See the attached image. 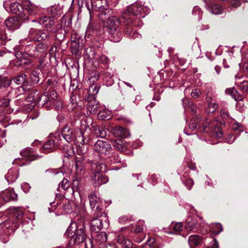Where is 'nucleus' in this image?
Listing matches in <instances>:
<instances>
[{
	"label": "nucleus",
	"instance_id": "f257e3e1",
	"mask_svg": "<svg viewBox=\"0 0 248 248\" xmlns=\"http://www.w3.org/2000/svg\"><path fill=\"white\" fill-rule=\"evenodd\" d=\"M143 10V6L137 3L128 7L126 9L124 10L122 12V19L125 26L124 28V32L132 39L140 38L141 37V35L137 31H133L132 27L139 26L136 22L139 18L144 17V16H140Z\"/></svg>",
	"mask_w": 248,
	"mask_h": 248
},
{
	"label": "nucleus",
	"instance_id": "473e14b6",
	"mask_svg": "<svg viewBox=\"0 0 248 248\" xmlns=\"http://www.w3.org/2000/svg\"><path fill=\"white\" fill-rule=\"evenodd\" d=\"M89 199L90 201V205L92 209H94L97 206L98 202V198L95 193H91L89 195Z\"/></svg>",
	"mask_w": 248,
	"mask_h": 248
},
{
	"label": "nucleus",
	"instance_id": "052dcab7",
	"mask_svg": "<svg viewBox=\"0 0 248 248\" xmlns=\"http://www.w3.org/2000/svg\"><path fill=\"white\" fill-rule=\"evenodd\" d=\"M128 220V218L127 217L123 216L119 218V222L120 223L124 224Z\"/></svg>",
	"mask_w": 248,
	"mask_h": 248
},
{
	"label": "nucleus",
	"instance_id": "f8f14e48",
	"mask_svg": "<svg viewBox=\"0 0 248 248\" xmlns=\"http://www.w3.org/2000/svg\"><path fill=\"white\" fill-rule=\"evenodd\" d=\"M93 241L96 245L99 248H105L108 246L107 244V235L106 232H101L98 233L92 234Z\"/></svg>",
	"mask_w": 248,
	"mask_h": 248
},
{
	"label": "nucleus",
	"instance_id": "603ef678",
	"mask_svg": "<svg viewBox=\"0 0 248 248\" xmlns=\"http://www.w3.org/2000/svg\"><path fill=\"white\" fill-rule=\"evenodd\" d=\"M229 2L235 8L238 7L240 5V0H229Z\"/></svg>",
	"mask_w": 248,
	"mask_h": 248
},
{
	"label": "nucleus",
	"instance_id": "4d7b16f0",
	"mask_svg": "<svg viewBox=\"0 0 248 248\" xmlns=\"http://www.w3.org/2000/svg\"><path fill=\"white\" fill-rule=\"evenodd\" d=\"M155 243V240L153 238H150L148 239L147 241V245H149V248H158L156 247L155 245L154 244Z\"/></svg>",
	"mask_w": 248,
	"mask_h": 248
},
{
	"label": "nucleus",
	"instance_id": "20e7f679",
	"mask_svg": "<svg viewBox=\"0 0 248 248\" xmlns=\"http://www.w3.org/2000/svg\"><path fill=\"white\" fill-rule=\"evenodd\" d=\"M65 235L71 238L70 243L74 244L83 243L87 236L85 228L83 224L71 223L67 229Z\"/></svg>",
	"mask_w": 248,
	"mask_h": 248
},
{
	"label": "nucleus",
	"instance_id": "2f4dec72",
	"mask_svg": "<svg viewBox=\"0 0 248 248\" xmlns=\"http://www.w3.org/2000/svg\"><path fill=\"white\" fill-rule=\"evenodd\" d=\"M208 10L213 14L219 15L222 11V7L217 4H212L208 7Z\"/></svg>",
	"mask_w": 248,
	"mask_h": 248
},
{
	"label": "nucleus",
	"instance_id": "bf43d9fd",
	"mask_svg": "<svg viewBox=\"0 0 248 248\" xmlns=\"http://www.w3.org/2000/svg\"><path fill=\"white\" fill-rule=\"evenodd\" d=\"M100 60L104 64H107L108 62V57L105 55H101L100 57Z\"/></svg>",
	"mask_w": 248,
	"mask_h": 248
},
{
	"label": "nucleus",
	"instance_id": "423d86ee",
	"mask_svg": "<svg viewBox=\"0 0 248 248\" xmlns=\"http://www.w3.org/2000/svg\"><path fill=\"white\" fill-rule=\"evenodd\" d=\"M62 135V138L69 143L74 141L82 145L86 143L83 133L80 131L79 135L77 136L74 130L68 125H66L63 128Z\"/></svg>",
	"mask_w": 248,
	"mask_h": 248
},
{
	"label": "nucleus",
	"instance_id": "2eb2a0df",
	"mask_svg": "<svg viewBox=\"0 0 248 248\" xmlns=\"http://www.w3.org/2000/svg\"><path fill=\"white\" fill-rule=\"evenodd\" d=\"M91 180L94 186H99L103 184H106L108 181V178L102 173H96L92 172Z\"/></svg>",
	"mask_w": 248,
	"mask_h": 248
},
{
	"label": "nucleus",
	"instance_id": "ea45409f",
	"mask_svg": "<svg viewBox=\"0 0 248 248\" xmlns=\"http://www.w3.org/2000/svg\"><path fill=\"white\" fill-rule=\"evenodd\" d=\"M211 231L214 234H217L222 231V227L220 224L216 223L212 227Z\"/></svg>",
	"mask_w": 248,
	"mask_h": 248
},
{
	"label": "nucleus",
	"instance_id": "72a5a7b5",
	"mask_svg": "<svg viewBox=\"0 0 248 248\" xmlns=\"http://www.w3.org/2000/svg\"><path fill=\"white\" fill-rule=\"evenodd\" d=\"M93 133L97 137L102 138L105 137L107 135V133L104 128L98 125L94 126Z\"/></svg>",
	"mask_w": 248,
	"mask_h": 248
},
{
	"label": "nucleus",
	"instance_id": "aec40b11",
	"mask_svg": "<svg viewBox=\"0 0 248 248\" xmlns=\"http://www.w3.org/2000/svg\"><path fill=\"white\" fill-rule=\"evenodd\" d=\"M116 242L121 245L123 248H131L132 247V243L130 240L122 234L118 235Z\"/></svg>",
	"mask_w": 248,
	"mask_h": 248
},
{
	"label": "nucleus",
	"instance_id": "393cba45",
	"mask_svg": "<svg viewBox=\"0 0 248 248\" xmlns=\"http://www.w3.org/2000/svg\"><path fill=\"white\" fill-rule=\"evenodd\" d=\"M198 225L199 224L196 219H191L186 222L185 227L187 231L196 232L198 231Z\"/></svg>",
	"mask_w": 248,
	"mask_h": 248
},
{
	"label": "nucleus",
	"instance_id": "69168bd1",
	"mask_svg": "<svg viewBox=\"0 0 248 248\" xmlns=\"http://www.w3.org/2000/svg\"><path fill=\"white\" fill-rule=\"evenodd\" d=\"M189 110L191 112H192L193 114H196L197 113V110L195 107L193 105L190 106Z\"/></svg>",
	"mask_w": 248,
	"mask_h": 248
},
{
	"label": "nucleus",
	"instance_id": "bb28decb",
	"mask_svg": "<svg viewBox=\"0 0 248 248\" xmlns=\"http://www.w3.org/2000/svg\"><path fill=\"white\" fill-rule=\"evenodd\" d=\"M99 107L100 105L95 100H93L88 103L87 108L90 113L95 114Z\"/></svg>",
	"mask_w": 248,
	"mask_h": 248
},
{
	"label": "nucleus",
	"instance_id": "a878e982",
	"mask_svg": "<svg viewBox=\"0 0 248 248\" xmlns=\"http://www.w3.org/2000/svg\"><path fill=\"white\" fill-rule=\"evenodd\" d=\"M29 84H31V87L32 85L37 84L40 80V73L37 71H32L30 75Z\"/></svg>",
	"mask_w": 248,
	"mask_h": 248
},
{
	"label": "nucleus",
	"instance_id": "39448f33",
	"mask_svg": "<svg viewBox=\"0 0 248 248\" xmlns=\"http://www.w3.org/2000/svg\"><path fill=\"white\" fill-rule=\"evenodd\" d=\"M82 3L81 6L84 5L89 11L90 15H91V9L90 8V3H91L92 9L95 11L102 12L99 14V16L101 19H105L104 16L107 15L111 13V11L108 9V2L107 0H80Z\"/></svg>",
	"mask_w": 248,
	"mask_h": 248
},
{
	"label": "nucleus",
	"instance_id": "c03bdc74",
	"mask_svg": "<svg viewBox=\"0 0 248 248\" xmlns=\"http://www.w3.org/2000/svg\"><path fill=\"white\" fill-rule=\"evenodd\" d=\"M201 94L202 92L201 90L199 89H195L194 90H192L191 93V95L194 98H197L199 97Z\"/></svg>",
	"mask_w": 248,
	"mask_h": 248
},
{
	"label": "nucleus",
	"instance_id": "6e6552de",
	"mask_svg": "<svg viewBox=\"0 0 248 248\" xmlns=\"http://www.w3.org/2000/svg\"><path fill=\"white\" fill-rule=\"evenodd\" d=\"M93 149L95 152L98 153L103 159L112 151L110 144L108 141L102 140H98L95 142Z\"/></svg>",
	"mask_w": 248,
	"mask_h": 248
},
{
	"label": "nucleus",
	"instance_id": "8fccbe9b",
	"mask_svg": "<svg viewBox=\"0 0 248 248\" xmlns=\"http://www.w3.org/2000/svg\"><path fill=\"white\" fill-rule=\"evenodd\" d=\"M7 39V36L5 34L4 30L0 29V45L2 42Z\"/></svg>",
	"mask_w": 248,
	"mask_h": 248
},
{
	"label": "nucleus",
	"instance_id": "a211bd4d",
	"mask_svg": "<svg viewBox=\"0 0 248 248\" xmlns=\"http://www.w3.org/2000/svg\"><path fill=\"white\" fill-rule=\"evenodd\" d=\"M104 225L103 219L100 218H93L91 222L90 229L92 234L93 232L94 233L100 231Z\"/></svg>",
	"mask_w": 248,
	"mask_h": 248
},
{
	"label": "nucleus",
	"instance_id": "412c9836",
	"mask_svg": "<svg viewBox=\"0 0 248 248\" xmlns=\"http://www.w3.org/2000/svg\"><path fill=\"white\" fill-rule=\"evenodd\" d=\"M116 242L121 245L123 248H131L132 247V243L130 240L122 234L118 235Z\"/></svg>",
	"mask_w": 248,
	"mask_h": 248
},
{
	"label": "nucleus",
	"instance_id": "09e8293b",
	"mask_svg": "<svg viewBox=\"0 0 248 248\" xmlns=\"http://www.w3.org/2000/svg\"><path fill=\"white\" fill-rule=\"evenodd\" d=\"M240 88L244 93L248 92V81H245L241 83Z\"/></svg>",
	"mask_w": 248,
	"mask_h": 248
},
{
	"label": "nucleus",
	"instance_id": "3c124183",
	"mask_svg": "<svg viewBox=\"0 0 248 248\" xmlns=\"http://www.w3.org/2000/svg\"><path fill=\"white\" fill-rule=\"evenodd\" d=\"M173 229L175 232H180L183 229V225L181 223L178 222L174 224L172 227Z\"/></svg>",
	"mask_w": 248,
	"mask_h": 248
},
{
	"label": "nucleus",
	"instance_id": "774afa93",
	"mask_svg": "<svg viewBox=\"0 0 248 248\" xmlns=\"http://www.w3.org/2000/svg\"><path fill=\"white\" fill-rule=\"evenodd\" d=\"M18 159L15 160L14 161V163L15 164H18L20 166H23L25 165L28 164L27 162V163H22L21 164H20V163H18Z\"/></svg>",
	"mask_w": 248,
	"mask_h": 248
},
{
	"label": "nucleus",
	"instance_id": "c756f323",
	"mask_svg": "<svg viewBox=\"0 0 248 248\" xmlns=\"http://www.w3.org/2000/svg\"><path fill=\"white\" fill-rule=\"evenodd\" d=\"M104 159L106 160L108 163L110 164H114L121 162V158L117 154H114L111 155H108L105 157Z\"/></svg>",
	"mask_w": 248,
	"mask_h": 248
},
{
	"label": "nucleus",
	"instance_id": "f704fd0d",
	"mask_svg": "<svg viewBox=\"0 0 248 248\" xmlns=\"http://www.w3.org/2000/svg\"><path fill=\"white\" fill-rule=\"evenodd\" d=\"M17 178L16 172L13 170H9L8 172L5 175V178L9 183L14 182Z\"/></svg>",
	"mask_w": 248,
	"mask_h": 248
},
{
	"label": "nucleus",
	"instance_id": "4c0bfd02",
	"mask_svg": "<svg viewBox=\"0 0 248 248\" xmlns=\"http://www.w3.org/2000/svg\"><path fill=\"white\" fill-rule=\"evenodd\" d=\"M208 241L210 242V244L207 246L206 248H219L218 244L216 239L213 237L208 238Z\"/></svg>",
	"mask_w": 248,
	"mask_h": 248
},
{
	"label": "nucleus",
	"instance_id": "79ce46f5",
	"mask_svg": "<svg viewBox=\"0 0 248 248\" xmlns=\"http://www.w3.org/2000/svg\"><path fill=\"white\" fill-rule=\"evenodd\" d=\"M23 211L18 208H16L14 211V217L15 218L20 220L23 217Z\"/></svg>",
	"mask_w": 248,
	"mask_h": 248
},
{
	"label": "nucleus",
	"instance_id": "9b49d317",
	"mask_svg": "<svg viewBox=\"0 0 248 248\" xmlns=\"http://www.w3.org/2000/svg\"><path fill=\"white\" fill-rule=\"evenodd\" d=\"M49 31L45 30L31 29L29 31L28 37L34 41H40L49 38Z\"/></svg>",
	"mask_w": 248,
	"mask_h": 248
},
{
	"label": "nucleus",
	"instance_id": "c9c22d12",
	"mask_svg": "<svg viewBox=\"0 0 248 248\" xmlns=\"http://www.w3.org/2000/svg\"><path fill=\"white\" fill-rule=\"evenodd\" d=\"M218 108L217 104L216 103L209 102L208 103L206 108V111L208 114L214 112Z\"/></svg>",
	"mask_w": 248,
	"mask_h": 248
},
{
	"label": "nucleus",
	"instance_id": "b1692460",
	"mask_svg": "<svg viewBox=\"0 0 248 248\" xmlns=\"http://www.w3.org/2000/svg\"><path fill=\"white\" fill-rule=\"evenodd\" d=\"M202 238L198 235H191L188 238V244L190 248H195L202 242Z\"/></svg>",
	"mask_w": 248,
	"mask_h": 248
},
{
	"label": "nucleus",
	"instance_id": "6e6d98bb",
	"mask_svg": "<svg viewBox=\"0 0 248 248\" xmlns=\"http://www.w3.org/2000/svg\"><path fill=\"white\" fill-rule=\"evenodd\" d=\"M194 184L193 181L191 179H188L185 182V185L186 186L188 189L190 190L191 186Z\"/></svg>",
	"mask_w": 248,
	"mask_h": 248
},
{
	"label": "nucleus",
	"instance_id": "0e129e2a",
	"mask_svg": "<svg viewBox=\"0 0 248 248\" xmlns=\"http://www.w3.org/2000/svg\"><path fill=\"white\" fill-rule=\"evenodd\" d=\"M79 147L77 149V153L78 154H79V155H83L86 153V150L85 149H81L79 146L80 144H78Z\"/></svg>",
	"mask_w": 248,
	"mask_h": 248
},
{
	"label": "nucleus",
	"instance_id": "13d9d810",
	"mask_svg": "<svg viewBox=\"0 0 248 248\" xmlns=\"http://www.w3.org/2000/svg\"><path fill=\"white\" fill-rule=\"evenodd\" d=\"M5 121H6V116L4 110L1 108L0 109V122H3Z\"/></svg>",
	"mask_w": 248,
	"mask_h": 248
},
{
	"label": "nucleus",
	"instance_id": "49530a36",
	"mask_svg": "<svg viewBox=\"0 0 248 248\" xmlns=\"http://www.w3.org/2000/svg\"><path fill=\"white\" fill-rule=\"evenodd\" d=\"M143 221H139L136 225V227L135 229V232L137 233H139L141 232L143 229Z\"/></svg>",
	"mask_w": 248,
	"mask_h": 248
},
{
	"label": "nucleus",
	"instance_id": "9d476101",
	"mask_svg": "<svg viewBox=\"0 0 248 248\" xmlns=\"http://www.w3.org/2000/svg\"><path fill=\"white\" fill-rule=\"evenodd\" d=\"M62 140L59 135L55 136L54 139H50L46 140L44 144L42 151L44 153H49L53 152L60 148L61 147V141Z\"/></svg>",
	"mask_w": 248,
	"mask_h": 248
},
{
	"label": "nucleus",
	"instance_id": "37998d69",
	"mask_svg": "<svg viewBox=\"0 0 248 248\" xmlns=\"http://www.w3.org/2000/svg\"><path fill=\"white\" fill-rule=\"evenodd\" d=\"M98 91H99V88L96 85H93V84L92 85L89 89V92L90 93H91L93 95L97 94L98 92Z\"/></svg>",
	"mask_w": 248,
	"mask_h": 248
},
{
	"label": "nucleus",
	"instance_id": "e433bc0d",
	"mask_svg": "<svg viewBox=\"0 0 248 248\" xmlns=\"http://www.w3.org/2000/svg\"><path fill=\"white\" fill-rule=\"evenodd\" d=\"M201 119V117L200 116L196 117V118H193L190 123L189 124V128L191 129V130H194L196 129V128L198 126V123L200 122Z\"/></svg>",
	"mask_w": 248,
	"mask_h": 248
},
{
	"label": "nucleus",
	"instance_id": "c85d7f7f",
	"mask_svg": "<svg viewBox=\"0 0 248 248\" xmlns=\"http://www.w3.org/2000/svg\"><path fill=\"white\" fill-rule=\"evenodd\" d=\"M84 164L82 157L77 158L75 163L76 173L78 175L81 174V171L83 170Z\"/></svg>",
	"mask_w": 248,
	"mask_h": 248
},
{
	"label": "nucleus",
	"instance_id": "6ab92c4d",
	"mask_svg": "<svg viewBox=\"0 0 248 248\" xmlns=\"http://www.w3.org/2000/svg\"><path fill=\"white\" fill-rule=\"evenodd\" d=\"M38 23L40 25H43L47 30L51 29L55 24V20L53 17L48 16H43L40 17L38 20Z\"/></svg>",
	"mask_w": 248,
	"mask_h": 248
},
{
	"label": "nucleus",
	"instance_id": "ddd939ff",
	"mask_svg": "<svg viewBox=\"0 0 248 248\" xmlns=\"http://www.w3.org/2000/svg\"><path fill=\"white\" fill-rule=\"evenodd\" d=\"M203 131L206 128L211 130L212 132L216 133V136L221 138L223 136L222 133L219 130L217 123L216 121L211 122L209 119H206L202 124Z\"/></svg>",
	"mask_w": 248,
	"mask_h": 248
},
{
	"label": "nucleus",
	"instance_id": "58836bf2",
	"mask_svg": "<svg viewBox=\"0 0 248 248\" xmlns=\"http://www.w3.org/2000/svg\"><path fill=\"white\" fill-rule=\"evenodd\" d=\"M70 184L67 179L64 178L59 185V188L61 187L64 190H67L69 189Z\"/></svg>",
	"mask_w": 248,
	"mask_h": 248
},
{
	"label": "nucleus",
	"instance_id": "7ed1b4c3",
	"mask_svg": "<svg viewBox=\"0 0 248 248\" xmlns=\"http://www.w3.org/2000/svg\"><path fill=\"white\" fill-rule=\"evenodd\" d=\"M110 14L107 15L102 20L104 21V26L109 34V38L114 42H119L122 38V34L120 28V22L119 19L114 16H109Z\"/></svg>",
	"mask_w": 248,
	"mask_h": 248
},
{
	"label": "nucleus",
	"instance_id": "5701e85b",
	"mask_svg": "<svg viewBox=\"0 0 248 248\" xmlns=\"http://www.w3.org/2000/svg\"><path fill=\"white\" fill-rule=\"evenodd\" d=\"M113 134L115 137H120L122 138H125L129 136L128 130L120 126L113 129Z\"/></svg>",
	"mask_w": 248,
	"mask_h": 248
},
{
	"label": "nucleus",
	"instance_id": "4468645a",
	"mask_svg": "<svg viewBox=\"0 0 248 248\" xmlns=\"http://www.w3.org/2000/svg\"><path fill=\"white\" fill-rule=\"evenodd\" d=\"M18 225L17 222H14L11 219H7L1 224L2 228V232L7 236L11 235L17 228Z\"/></svg>",
	"mask_w": 248,
	"mask_h": 248
},
{
	"label": "nucleus",
	"instance_id": "0eeeda50",
	"mask_svg": "<svg viewBox=\"0 0 248 248\" xmlns=\"http://www.w3.org/2000/svg\"><path fill=\"white\" fill-rule=\"evenodd\" d=\"M48 46L44 43H39L35 46L32 45H27L25 52L31 57L41 58L46 54Z\"/></svg>",
	"mask_w": 248,
	"mask_h": 248
},
{
	"label": "nucleus",
	"instance_id": "e2e57ef3",
	"mask_svg": "<svg viewBox=\"0 0 248 248\" xmlns=\"http://www.w3.org/2000/svg\"><path fill=\"white\" fill-rule=\"evenodd\" d=\"M220 114L222 117L224 119H226L227 118H228L229 117L228 112L226 111L225 110H222L220 111Z\"/></svg>",
	"mask_w": 248,
	"mask_h": 248
},
{
	"label": "nucleus",
	"instance_id": "dca6fc26",
	"mask_svg": "<svg viewBox=\"0 0 248 248\" xmlns=\"http://www.w3.org/2000/svg\"><path fill=\"white\" fill-rule=\"evenodd\" d=\"M26 78V75L22 74L13 78L12 80L17 85L22 84V88L23 91H26L31 89V84H29V80Z\"/></svg>",
	"mask_w": 248,
	"mask_h": 248
},
{
	"label": "nucleus",
	"instance_id": "f3484780",
	"mask_svg": "<svg viewBox=\"0 0 248 248\" xmlns=\"http://www.w3.org/2000/svg\"><path fill=\"white\" fill-rule=\"evenodd\" d=\"M21 20L19 17L15 16L7 19L5 21V24L8 29L15 30L19 28L21 23Z\"/></svg>",
	"mask_w": 248,
	"mask_h": 248
},
{
	"label": "nucleus",
	"instance_id": "f03ea898",
	"mask_svg": "<svg viewBox=\"0 0 248 248\" xmlns=\"http://www.w3.org/2000/svg\"><path fill=\"white\" fill-rule=\"evenodd\" d=\"M11 12L18 15L20 19L25 22L31 20L32 17L39 15L40 8L31 1H25L23 5L18 2H14L10 6Z\"/></svg>",
	"mask_w": 248,
	"mask_h": 248
},
{
	"label": "nucleus",
	"instance_id": "4be33fe9",
	"mask_svg": "<svg viewBox=\"0 0 248 248\" xmlns=\"http://www.w3.org/2000/svg\"><path fill=\"white\" fill-rule=\"evenodd\" d=\"M92 172L102 173L107 170L106 165L102 163L93 162L91 166Z\"/></svg>",
	"mask_w": 248,
	"mask_h": 248
},
{
	"label": "nucleus",
	"instance_id": "1a4fd4ad",
	"mask_svg": "<svg viewBox=\"0 0 248 248\" xmlns=\"http://www.w3.org/2000/svg\"><path fill=\"white\" fill-rule=\"evenodd\" d=\"M57 97V93L54 91H51L48 93L41 95L39 102L44 108L49 110L52 108V106L55 104Z\"/></svg>",
	"mask_w": 248,
	"mask_h": 248
},
{
	"label": "nucleus",
	"instance_id": "680f3d73",
	"mask_svg": "<svg viewBox=\"0 0 248 248\" xmlns=\"http://www.w3.org/2000/svg\"><path fill=\"white\" fill-rule=\"evenodd\" d=\"M234 140H235V137L233 135H229L228 136V138L227 139V142L228 143L232 144V143H233L234 142Z\"/></svg>",
	"mask_w": 248,
	"mask_h": 248
},
{
	"label": "nucleus",
	"instance_id": "7c9ffc66",
	"mask_svg": "<svg viewBox=\"0 0 248 248\" xmlns=\"http://www.w3.org/2000/svg\"><path fill=\"white\" fill-rule=\"evenodd\" d=\"M111 117L110 111L107 109L100 110L98 113V118L101 120H108Z\"/></svg>",
	"mask_w": 248,
	"mask_h": 248
},
{
	"label": "nucleus",
	"instance_id": "338daca9",
	"mask_svg": "<svg viewBox=\"0 0 248 248\" xmlns=\"http://www.w3.org/2000/svg\"><path fill=\"white\" fill-rule=\"evenodd\" d=\"M116 248V245L113 243L108 244L107 248Z\"/></svg>",
	"mask_w": 248,
	"mask_h": 248
},
{
	"label": "nucleus",
	"instance_id": "864d4df0",
	"mask_svg": "<svg viewBox=\"0 0 248 248\" xmlns=\"http://www.w3.org/2000/svg\"><path fill=\"white\" fill-rule=\"evenodd\" d=\"M79 183L77 179L73 180L72 187L70 188L72 190V192H74V189H77L78 187Z\"/></svg>",
	"mask_w": 248,
	"mask_h": 248
},
{
	"label": "nucleus",
	"instance_id": "a18cd8bd",
	"mask_svg": "<svg viewBox=\"0 0 248 248\" xmlns=\"http://www.w3.org/2000/svg\"><path fill=\"white\" fill-rule=\"evenodd\" d=\"M192 13L195 15H197L198 16L199 19H200L202 16V12L201 9L197 6L194 7Z\"/></svg>",
	"mask_w": 248,
	"mask_h": 248
},
{
	"label": "nucleus",
	"instance_id": "5fc2aeb1",
	"mask_svg": "<svg viewBox=\"0 0 248 248\" xmlns=\"http://www.w3.org/2000/svg\"><path fill=\"white\" fill-rule=\"evenodd\" d=\"M225 93L227 94H230L232 96L235 95L237 93V91L233 88L227 89L225 90Z\"/></svg>",
	"mask_w": 248,
	"mask_h": 248
},
{
	"label": "nucleus",
	"instance_id": "cd10ccee",
	"mask_svg": "<svg viewBox=\"0 0 248 248\" xmlns=\"http://www.w3.org/2000/svg\"><path fill=\"white\" fill-rule=\"evenodd\" d=\"M21 155L27 160L31 161L36 159L34 155L30 149H25L20 152Z\"/></svg>",
	"mask_w": 248,
	"mask_h": 248
},
{
	"label": "nucleus",
	"instance_id": "a19ab883",
	"mask_svg": "<svg viewBox=\"0 0 248 248\" xmlns=\"http://www.w3.org/2000/svg\"><path fill=\"white\" fill-rule=\"evenodd\" d=\"M98 78L99 75L97 72H93L89 78V80L90 83H94L98 80Z\"/></svg>",
	"mask_w": 248,
	"mask_h": 248
},
{
	"label": "nucleus",
	"instance_id": "de8ad7c7",
	"mask_svg": "<svg viewBox=\"0 0 248 248\" xmlns=\"http://www.w3.org/2000/svg\"><path fill=\"white\" fill-rule=\"evenodd\" d=\"M10 100L8 98H3L0 99V106L5 107L9 105Z\"/></svg>",
	"mask_w": 248,
	"mask_h": 248
}]
</instances>
